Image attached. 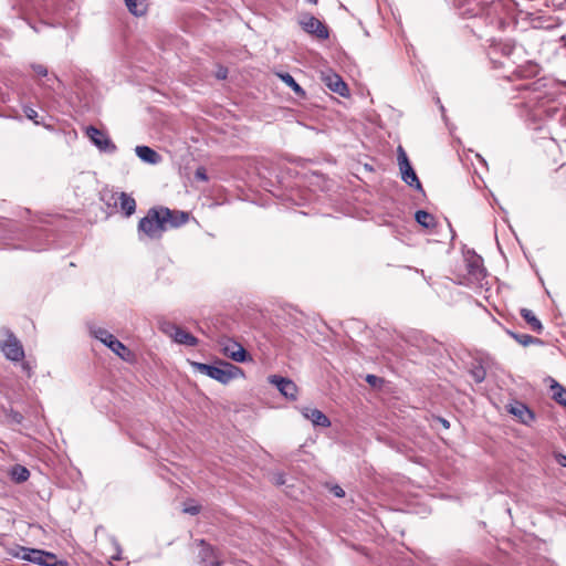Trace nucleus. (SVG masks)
<instances>
[{
  "mask_svg": "<svg viewBox=\"0 0 566 566\" xmlns=\"http://www.w3.org/2000/svg\"><path fill=\"white\" fill-rule=\"evenodd\" d=\"M505 0H454L458 14L464 19L483 20L485 25L501 29L505 23Z\"/></svg>",
  "mask_w": 566,
  "mask_h": 566,
  "instance_id": "1",
  "label": "nucleus"
},
{
  "mask_svg": "<svg viewBox=\"0 0 566 566\" xmlns=\"http://www.w3.org/2000/svg\"><path fill=\"white\" fill-rule=\"evenodd\" d=\"M521 316L526 321L534 332L541 333L543 325L535 314L528 308L521 310Z\"/></svg>",
  "mask_w": 566,
  "mask_h": 566,
  "instance_id": "22",
  "label": "nucleus"
},
{
  "mask_svg": "<svg viewBox=\"0 0 566 566\" xmlns=\"http://www.w3.org/2000/svg\"><path fill=\"white\" fill-rule=\"evenodd\" d=\"M199 511H200V510H199V506H187V507H185V509H184V512H185V513H189V514H191V515H196V514H198V513H199Z\"/></svg>",
  "mask_w": 566,
  "mask_h": 566,
  "instance_id": "37",
  "label": "nucleus"
},
{
  "mask_svg": "<svg viewBox=\"0 0 566 566\" xmlns=\"http://www.w3.org/2000/svg\"><path fill=\"white\" fill-rule=\"evenodd\" d=\"M86 135L90 138V140L103 153L113 154L116 151L117 147L112 142L109 136L96 128L95 126H88L86 127Z\"/></svg>",
  "mask_w": 566,
  "mask_h": 566,
  "instance_id": "9",
  "label": "nucleus"
},
{
  "mask_svg": "<svg viewBox=\"0 0 566 566\" xmlns=\"http://www.w3.org/2000/svg\"><path fill=\"white\" fill-rule=\"evenodd\" d=\"M24 114L29 119L34 120L35 124H39L36 120L38 112L34 108L29 106L24 107Z\"/></svg>",
  "mask_w": 566,
  "mask_h": 566,
  "instance_id": "32",
  "label": "nucleus"
},
{
  "mask_svg": "<svg viewBox=\"0 0 566 566\" xmlns=\"http://www.w3.org/2000/svg\"><path fill=\"white\" fill-rule=\"evenodd\" d=\"M201 549L199 552V566H221V560L216 549L208 545L205 539H200Z\"/></svg>",
  "mask_w": 566,
  "mask_h": 566,
  "instance_id": "14",
  "label": "nucleus"
},
{
  "mask_svg": "<svg viewBox=\"0 0 566 566\" xmlns=\"http://www.w3.org/2000/svg\"><path fill=\"white\" fill-rule=\"evenodd\" d=\"M118 203L120 210L124 212L126 217H130L132 214L135 213L136 201L130 195L126 192H120L118 196Z\"/></svg>",
  "mask_w": 566,
  "mask_h": 566,
  "instance_id": "19",
  "label": "nucleus"
},
{
  "mask_svg": "<svg viewBox=\"0 0 566 566\" xmlns=\"http://www.w3.org/2000/svg\"><path fill=\"white\" fill-rule=\"evenodd\" d=\"M161 329L170 335L178 344L187 346H196L198 344V339L192 334L176 326L175 324H164Z\"/></svg>",
  "mask_w": 566,
  "mask_h": 566,
  "instance_id": "11",
  "label": "nucleus"
},
{
  "mask_svg": "<svg viewBox=\"0 0 566 566\" xmlns=\"http://www.w3.org/2000/svg\"><path fill=\"white\" fill-rule=\"evenodd\" d=\"M22 368H23V370H25V371H28V373H29V371H30L29 363L23 361V363H22Z\"/></svg>",
  "mask_w": 566,
  "mask_h": 566,
  "instance_id": "40",
  "label": "nucleus"
},
{
  "mask_svg": "<svg viewBox=\"0 0 566 566\" xmlns=\"http://www.w3.org/2000/svg\"><path fill=\"white\" fill-rule=\"evenodd\" d=\"M331 492L336 496V497H344L345 496V491L343 490L342 486L339 485H333L331 488Z\"/></svg>",
  "mask_w": 566,
  "mask_h": 566,
  "instance_id": "36",
  "label": "nucleus"
},
{
  "mask_svg": "<svg viewBox=\"0 0 566 566\" xmlns=\"http://www.w3.org/2000/svg\"><path fill=\"white\" fill-rule=\"evenodd\" d=\"M553 392V398L559 405L566 407V388L560 386L558 382L554 381V385L551 387Z\"/></svg>",
  "mask_w": 566,
  "mask_h": 566,
  "instance_id": "28",
  "label": "nucleus"
},
{
  "mask_svg": "<svg viewBox=\"0 0 566 566\" xmlns=\"http://www.w3.org/2000/svg\"><path fill=\"white\" fill-rule=\"evenodd\" d=\"M160 211L163 213V218L167 219L165 221V227L166 228L167 227H170V228L181 227L185 223H187V221L189 219V214L187 212H184V211L171 210V209L166 208V207H160Z\"/></svg>",
  "mask_w": 566,
  "mask_h": 566,
  "instance_id": "15",
  "label": "nucleus"
},
{
  "mask_svg": "<svg viewBox=\"0 0 566 566\" xmlns=\"http://www.w3.org/2000/svg\"><path fill=\"white\" fill-rule=\"evenodd\" d=\"M442 426L448 427L449 426L448 421L442 419Z\"/></svg>",
  "mask_w": 566,
  "mask_h": 566,
  "instance_id": "42",
  "label": "nucleus"
},
{
  "mask_svg": "<svg viewBox=\"0 0 566 566\" xmlns=\"http://www.w3.org/2000/svg\"><path fill=\"white\" fill-rule=\"evenodd\" d=\"M516 90L520 92L517 97L521 98V102L516 104V106L524 107L527 111L537 107L544 98V93L537 82L523 83L516 86Z\"/></svg>",
  "mask_w": 566,
  "mask_h": 566,
  "instance_id": "6",
  "label": "nucleus"
},
{
  "mask_svg": "<svg viewBox=\"0 0 566 566\" xmlns=\"http://www.w3.org/2000/svg\"><path fill=\"white\" fill-rule=\"evenodd\" d=\"M135 153L140 160L150 165H157L161 160V156L148 146H137Z\"/></svg>",
  "mask_w": 566,
  "mask_h": 566,
  "instance_id": "18",
  "label": "nucleus"
},
{
  "mask_svg": "<svg viewBox=\"0 0 566 566\" xmlns=\"http://www.w3.org/2000/svg\"><path fill=\"white\" fill-rule=\"evenodd\" d=\"M468 271L476 280H481L485 275L484 269L482 266V260L479 256H474L469 261Z\"/></svg>",
  "mask_w": 566,
  "mask_h": 566,
  "instance_id": "23",
  "label": "nucleus"
},
{
  "mask_svg": "<svg viewBox=\"0 0 566 566\" xmlns=\"http://www.w3.org/2000/svg\"><path fill=\"white\" fill-rule=\"evenodd\" d=\"M0 352L12 361H22L25 357L24 348L20 339L7 327L0 328Z\"/></svg>",
  "mask_w": 566,
  "mask_h": 566,
  "instance_id": "5",
  "label": "nucleus"
},
{
  "mask_svg": "<svg viewBox=\"0 0 566 566\" xmlns=\"http://www.w3.org/2000/svg\"><path fill=\"white\" fill-rule=\"evenodd\" d=\"M398 165L401 174V179L409 186L419 191H422V185L412 168L408 156L401 146L398 147Z\"/></svg>",
  "mask_w": 566,
  "mask_h": 566,
  "instance_id": "8",
  "label": "nucleus"
},
{
  "mask_svg": "<svg viewBox=\"0 0 566 566\" xmlns=\"http://www.w3.org/2000/svg\"><path fill=\"white\" fill-rule=\"evenodd\" d=\"M45 77H46V82H45V83H43V85H44V86H46V87H49V88H53V84H54L55 82H56V83H59V82H60V81H59V78H57V76H56V75H54V74H52V75H49V74H48V76H45Z\"/></svg>",
  "mask_w": 566,
  "mask_h": 566,
  "instance_id": "35",
  "label": "nucleus"
},
{
  "mask_svg": "<svg viewBox=\"0 0 566 566\" xmlns=\"http://www.w3.org/2000/svg\"><path fill=\"white\" fill-rule=\"evenodd\" d=\"M303 30L318 39L325 40L328 38V30L324 23L313 15H305L301 20Z\"/></svg>",
  "mask_w": 566,
  "mask_h": 566,
  "instance_id": "13",
  "label": "nucleus"
},
{
  "mask_svg": "<svg viewBox=\"0 0 566 566\" xmlns=\"http://www.w3.org/2000/svg\"><path fill=\"white\" fill-rule=\"evenodd\" d=\"M507 333L512 338H514L518 344H521L523 346L543 343L539 338L533 337L528 334H517L512 331H507Z\"/></svg>",
  "mask_w": 566,
  "mask_h": 566,
  "instance_id": "26",
  "label": "nucleus"
},
{
  "mask_svg": "<svg viewBox=\"0 0 566 566\" xmlns=\"http://www.w3.org/2000/svg\"><path fill=\"white\" fill-rule=\"evenodd\" d=\"M91 334L120 358L126 359V356L130 354V350L108 331L94 327L91 329Z\"/></svg>",
  "mask_w": 566,
  "mask_h": 566,
  "instance_id": "7",
  "label": "nucleus"
},
{
  "mask_svg": "<svg viewBox=\"0 0 566 566\" xmlns=\"http://www.w3.org/2000/svg\"><path fill=\"white\" fill-rule=\"evenodd\" d=\"M415 218L416 221L426 229L436 227V218L424 210H418L415 214Z\"/></svg>",
  "mask_w": 566,
  "mask_h": 566,
  "instance_id": "24",
  "label": "nucleus"
},
{
  "mask_svg": "<svg viewBox=\"0 0 566 566\" xmlns=\"http://www.w3.org/2000/svg\"><path fill=\"white\" fill-rule=\"evenodd\" d=\"M126 6L134 15H143L145 13V6L140 0H125Z\"/></svg>",
  "mask_w": 566,
  "mask_h": 566,
  "instance_id": "29",
  "label": "nucleus"
},
{
  "mask_svg": "<svg viewBox=\"0 0 566 566\" xmlns=\"http://www.w3.org/2000/svg\"><path fill=\"white\" fill-rule=\"evenodd\" d=\"M366 381L373 387H377L382 382V380L379 377L370 374L366 376Z\"/></svg>",
  "mask_w": 566,
  "mask_h": 566,
  "instance_id": "34",
  "label": "nucleus"
},
{
  "mask_svg": "<svg viewBox=\"0 0 566 566\" xmlns=\"http://www.w3.org/2000/svg\"><path fill=\"white\" fill-rule=\"evenodd\" d=\"M195 178L197 180L207 181L208 176L206 169L203 167H198L195 171Z\"/></svg>",
  "mask_w": 566,
  "mask_h": 566,
  "instance_id": "33",
  "label": "nucleus"
},
{
  "mask_svg": "<svg viewBox=\"0 0 566 566\" xmlns=\"http://www.w3.org/2000/svg\"><path fill=\"white\" fill-rule=\"evenodd\" d=\"M485 370L483 368H476L472 371V376L476 382H482L485 379Z\"/></svg>",
  "mask_w": 566,
  "mask_h": 566,
  "instance_id": "31",
  "label": "nucleus"
},
{
  "mask_svg": "<svg viewBox=\"0 0 566 566\" xmlns=\"http://www.w3.org/2000/svg\"><path fill=\"white\" fill-rule=\"evenodd\" d=\"M301 412L305 419L310 420L316 427L327 428L331 426L327 416L316 408L304 407Z\"/></svg>",
  "mask_w": 566,
  "mask_h": 566,
  "instance_id": "16",
  "label": "nucleus"
},
{
  "mask_svg": "<svg viewBox=\"0 0 566 566\" xmlns=\"http://www.w3.org/2000/svg\"><path fill=\"white\" fill-rule=\"evenodd\" d=\"M284 483V479H283V475H279L277 479H276V484H283Z\"/></svg>",
  "mask_w": 566,
  "mask_h": 566,
  "instance_id": "41",
  "label": "nucleus"
},
{
  "mask_svg": "<svg viewBox=\"0 0 566 566\" xmlns=\"http://www.w3.org/2000/svg\"><path fill=\"white\" fill-rule=\"evenodd\" d=\"M268 380L271 385L275 386L286 399L295 400L297 398L298 390L293 380L279 375H271Z\"/></svg>",
  "mask_w": 566,
  "mask_h": 566,
  "instance_id": "10",
  "label": "nucleus"
},
{
  "mask_svg": "<svg viewBox=\"0 0 566 566\" xmlns=\"http://www.w3.org/2000/svg\"><path fill=\"white\" fill-rule=\"evenodd\" d=\"M163 218L160 207L150 208L146 216L143 217L138 222V237L143 240L147 237L151 240L160 239L163 233L166 231L165 221Z\"/></svg>",
  "mask_w": 566,
  "mask_h": 566,
  "instance_id": "3",
  "label": "nucleus"
},
{
  "mask_svg": "<svg viewBox=\"0 0 566 566\" xmlns=\"http://www.w3.org/2000/svg\"><path fill=\"white\" fill-rule=\"evenodd\" d=\"M509 412L515 416L524 424H530L534 420V413L523 402L515 401L514 403H511L509 406Z\"/></svg>",
  "mask_w": 566,
  "mask_h": 566,
  "instance_id": "17",
  "label": "nucleus"
},
{
  "mask_svg": "<svg viewBox=\"0 0 566 566\" xmlns=\"http://www.w3.org/2000/svg\"><path fill=\"white\" fill-rule=\"evenodd\" d=\"M193 367L197 371L223 385L229 384L233 379L244 377V373L240 367L222 360L217 365L193 363Z\"/></svg>",
  "mask_w": 566,
  "mask_h": 566,
  "instance_id": "2",
  "label": "nucleus"
},
{
  "mask_svg": "<svg viewBox=\"0 0 566 566\" xmlns=\"http://www.w3.org/2000/svg\"><path fill=\"white\" fill-rule=\"evenodd\" d=\"M327 86L335 93L339 94L340 96H347L348 95V87L346 83L342 80L340 76L334 74L332 76H328L326 78Z\"/></svg>",
  "mask_w": 566,
  "mask_h": 566,
  "instance_id": "20",
  "label": "nucleus"
},
{
  "mask_svg": "<svg viewBox=\"0 0 566 566\" xmlns=\"http://www.w3.org/2000/svg\"><path fill=\"white\" fill-rule=\"evenodd\" d=\"M556 460H557L558 464H560L562 467L566 468V455L558 454L556 457Z\"/></svg>",
  "mask_w": 566,
  "mask_h": 566,
  "instance_id": "38",
  "label": "nucleus"
},
{
  "mask_svg": "<svg viewBox=\"0 0 566 566\" xmlns=\"http://www.w3.org/2000/svg\"><path fill=\"white\" fill-rule=\"evenodd\" d=\"M30 476V472L27 468L22 465H14L11 470V478L17 483H22L27 481Z\"/></svg>",
  "mask_w": 566,
  "mask_h": 566,
  "instance_id": "27",
  "label": "nucleus"
},
{
  "mask_svg": "<svg viewBox=\"0 0 566 566\" xmlns=\"http://www.w3.org/2000/svg\"><path fill=\"white\" fill-rule=\"evenodd\" d=\"M277 76L289 86L292 88V91L300 95L304 96L305 92L304 90L297 84V82L294 80V77L290 73H277Z\"/></svg>",
  "mask_w": 566,
  "mask_h": 566,
  "instance_id": "25",
  "label": "nucleus"
},
{
  "mask_svg": "<svg viewBox=\"0 0 566 566\" xmlns=\"http://www.w3.org/2000/svg\"><path fill=\"white\" fill-rule=\"evenodd\" d=\"M310 3H317V0H307Z\"/></svg>",
  "mask_w": 566,
  "mask_h": 566,
  "instance_id": "43",
  "label": "nucleus"
},
{
  "mask_svg": "<svg viewBox=\"0 0 566 566\" xmlns=\"http://www.w3.org/2000/svg\"><path fill=\"white\" fill-rule=\"evenodd\" d=\"M221 350L224 356L237 363H244L248 359H251L244 347L238 342L231 339H228L221 344Z\"/></svg>",
  "mask_w": 566,
  "mask_h": 566,
  "instance_id": "12",
  "label": "nucleus"
},
{
  "mask_svg": "<svg viewBox=\"0 0 566 566\" xmlns=\"http://www.w3.org/2000/svg\"><path fill=\"white\" fill-rule=\"evenodd\" d=\"M514 50H515V45L512 44L511 42L500 41V42L493 43L491 45L489 54H490L491 59H493V56L496 55L497 53H501L503 56L509 57L513 54Z\"/></svg>",
  "mask_w": 566,
  "mask_h": 566,
  "instance_id": "21",
  "label": "nucleus"
},
{
  "mask_svg": "<svg viewBox=\"0 0 566 566\" xmlns=\"http://www.w3.org/2000/svg\"><path fill=\"white\" fill-rule=\"evenodd\" d=\"M12 555L41 566H69L66 560L57 559L55 554L36 548L19 546L18 551L12 553Z\"/></svg>",
  "mask_w": 566,
  "mask_h": 566,
  "instance_id": "4",
  "label": "nucleus"
},
{
  "mask_svg": "<svg viewBox=\"0 0 566 566\" xmlns=\"http://www.w3.org/2000/svg\"><path fill=\"white\" fill-rule=\"evenodd\" d=\"M217 77L218 78H226L227 77V70H220L218 73H217Z\"/></svg>",
  "mask_w": 566,
  "mask_h": 566,
  "instance_id": "39",
  "label": "nucleus"
},
{
  "mask_svg": "<svg viewBox=\"0 0 566 566\" xmlns=\"http://www.w3.org/2000/svg\"><path fill=\"white\" fill-rule=\"evenodd\" d=\"M31 67L35 72V74L39 76L45 77L49 74L48 69L42 64H32Z\"/></svg>",
  "mask_w": 566,
  "mask_h": 566,
  "instance_id": "30",
  "label": "nucleus"
}]
</instances>
